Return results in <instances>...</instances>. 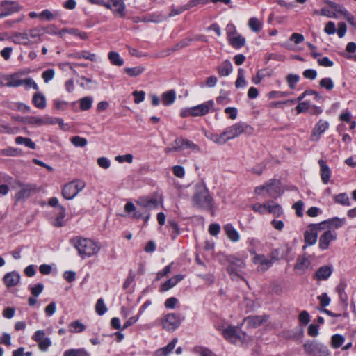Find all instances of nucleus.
Here are the masks:
<instances>
[{"label":"nucleus","instance_id":"nucleus-33","mask_svg":"<svg viewBox=\"0 0 356 356\" xmlns=\"http://www.w3.org/2000/svg\"><path fill=\"white\" fill-rule=\"evenodd\" d=\"M233 70L231 62L228 60L223 61L221 65L218 67V72L220 76H229Z\"/></svg>","mask_w":356,"mask_h":356},{"label":"nucleus","instance_id":"nucleus-25","mask_svg":"<svg viewBox=\"0 0 356 356\" xmlns=\"http://www.w3.org/2000/svg\"><path fill=\"white\" fill-rule=\"evenodd\" d=\"M328 127L329 124L327 122L322 120H319L313 130L312 139L313 140H318L320 138V136L325 131Z\"/></svg>","mask_w":356,"mask_h":356},{"label":"nucleus","instance_id":"nucleus-53","mask_svg":"<svg viewBox=\"0 0 356 356\" xmlns=\"http://www.w3.org/2000/svg\"><path fill=\"white\" fill-rule=\"evenodd\" d=\"M268 202H266L264 204L256 203L252 206V209L255 211L258 212L260 214H264L268 212Z\"/></svg>","mask_w":356,"mask_h":356},{"label":"nucleus","instance_id":"nucleus-42","mask_svg":"<svg viewBox=\"0 0 356 356\" xmlns=\"http://www.w3.org/2000/svg\"><path fill=\"white\" fill-rule=\"evenodd\" d=\"M268 182H272L273 184L270 188L271 191H266V193H268L271 197L280 195L282 191L280 186V182L275 179H271Z\"/></svg>","mask_w":356,"mask_h":356},{"label":"nucleus","instance_id":"nucleus-47","mask_svg":"<svg viewBox=\"0 0 356 356\" xmlns=\"http://www.w3.org/2000/svg\"><path fill=\"white\" fill-rule=\"evenodd\" d=\"M15 143L18 145H24L25 146L32 149H35L36 147L35 143H33L32 140L29 138L18 136L15 138Z\"/></svg>","mask_w":356,"mask_h":356},{"label":"nucleus","instance_id":"nucleus-45","mask_svg":"<svg viewBox=\"0 0 356 356\" xmlns=\"http://www.w3.org/2000/svg\"><path fill=\"white\" fill-rule=\"evenodd\" d=\"M335 203L339 204L343 206H350V200L347 193H341L334 197Z\"/></svg>","mask_w":356,"mask_h":356},{"label":"nucleus","instance_id":"nucleus-57","mask_svg":"<svg viewBox=\"0 0 356 356\" xmlns=\"http://www.w3.org/2000/svg\"><path fill=\"white\" fill-rule=\"evenodd\" d=\"M124 71L130 76H136L143 72L144 67L141 66H137L131 68H125Z\"/></svg>","mask_w":356,"mask_h":356},{"label":"nucleus","instance_id":"nucleus-64","mask_svg":"<svg viewBox=\"0 0 356 356\" xmlns=\"http://www.w3.org/2000/svg\"><path fill=\"white\" fill-rule=\"evenodd\" d=\"M54 76L55 71L53 69H48L44 71L42 74V77L46 83H47L49 81L52 80Z\"/></svg>","mask_w":356,"mask_h":356},{"label":"nucleus","instance_id":"nucleus-55","mask_svg":"<svg viewBox=\"0 0 356 356\" xmlns=\"http://www.w3.org/2000/svg\"><path fill=\"white\" fill-rule=\"evenodd\" d=\"M95 311L99 316H102L107 312V307L102 298L97 300L95 305Z\"/></svg>","mask_w":356,"mask_h":356},{"label":"nucleus","instance_id":"nucleus-24","mask_svg":"<svg viewBox=\"0 0 356 356\" xmlns=\"http://www.w3.org/2000/svg\"><path fill=\"white\" fill-rule=\"evenodd\" d=\"M10 41L15 44L29 46V40L25 31L23 32H13L10 34Z\"/></svg>","mask_w":356,"mask_h":356},{"label":"nucleus","instance_id":"nucleus-35","mask_svg":"<svg viewBox=\"0 0 356 356\" xmlns=\"http://www.w3.org/2000/svg\"><path fill=\"white\" fill-rule=\"evenodd\" d=\"M346 222V219L345 218H330V219H327L323 222H322L321 223H323V227H325V225H327V227L329 228H331V227H334V228H339L341 227H342Z\"/></svg>","mask_w":356,"mask_h":356},{"label":"nucleus","instance_id":"nucleus-34","mask_svg":"<svg viewBox=\"0 0 356 356\" xmlns=\"http://www.w3.org/2000/svg\"><path fill=\"white\" fill-rule=\"evenodd\" d=\"M34 106L40 109H44L47 106V101L44 95L41 92H36L33 97Z\"/></svg>","mask_w":356,"mask_h":356},{"label":"nucleus","instance_id":"nucleus-30","mask_svg":"<svg viewBox=\"0 0 356 356\" xmlns=\"http://www.w3.org/2000/svg\"><path fill=\"white\" fill-rule=\"evenodd\" d=\"M223 336L225 338L232 342H235L236 339H241V336L238 335L237 327L234 326H229L224 330Z\"/></svg>","mask_w":356,"mask_h":356},{"label":"nucleus","instance_id":"nucleus-41","mask_svg":"<svg viewBox=\"0 0 356 356\" xmlns=\"http://www.w3.org/2000/svg\"><path fill=\"white\" fill-rule=\"evenodd\" d=\"M229 44L234 47L236 49H239L243 47L245 44V39L242 35L238 34L234 35L229 40Z\"/></svg>","mask_w":356,"mask_h":356},{"label":"nucleus","instance_id":"nucleus-39","mask_svg":"<svg viewBox=\"0 0 356 356\" xmlns=\"http://www.w3.org/2000/svg\"><path fill=\"white\" fill-rule=\"evenodd\" d=\"M312 56L317 60L318 63L323 67H332L334 65V63L330 60L327 57H322L320 53L312 52L311 53Z\"/></svg>","mask_w":356,"mask_h":356},{"label":"nucleus","instance_id":"nucleus-38","mask_svg":"<svg viewBox=\"0 0 356 356\" xmlns=\"http://www.w3.org/2000/svg\"><path fill=\"white\" fill-rule=\"evenodd\" d=\"M72 56L77 59L85 58L92 62H95L97 60V57L95 54L90 53L88 51H81L74 53L72 55Z\"/></svg>","mask_w":356,"mask_h":356},{"label":"nucleus","instance_id":"nucleus-1","mask_svg":"<svg viewBox=\"0 0 356 356\" xmlns=\"http://www.w3.org/2000/svg\"><path fill=\"white\" fill-rule=\"evenodd\" d=\"M136 207L131 202L124 205V211L133 219L143 218L145 224L150 218L149 211L159 207V202L156 198L143 197L136 201Z\"/></svg>","mask_w":356,"mask_h":356},{"label":"nucleus","instance_id":"nucleus-21","mask_svg":"<svg viewBox=\"0 0 356 356\" xmlns=\"http://www.w3.org/2000/svg\"><path fill=\"white\" fill-rule=\"evenodd\" d=\"M202 131L208 139L216 144L224 145L228 141L225 130L220 134L211 133L205 129H203Z\"/></svg>","mask_w":356,"mask_h":356},{"label":"nucleus","instance_id":"nucleus-37","mask_svg":"<svg viewBox=\"0 0 356 356\" xmlns=\"http://www.w3.org/2000/svg\"><path fill=\"white\" fill-rule=\"evenodd\" d=\"M248 25L253 32L258 33L262 29L263 22L258 18L252 17L249 19Z\"/></svg>","mask_w":356,"mask_h":356},{"label":"nucleus","instance_id":"nucleus-32","mask_svg":"<svg viewBox=\"0 0 356 356\" xmlns=\"http://www.w3.org/2000/svg\"><path fill=\"white\" fill-rule=\"evenodd\" d=\"M184 279V276L182 275H177L173 277L170 278L166 282H165L161 287V290L163 291H168L173 286H175L179 282Z\"/></svg>","mask_w":356,"mask_h":356},{"label":"nucleus","instance_id":"nucleus-40","mask_svg":"<svg viewBox=\"0 0 356 356\" xmlns=\"http://www.w3.org/2000/svg\"><path fill=\"white\" fill-rule=\"evenodd\" d=\"M58 16H60L59 11L55 10L52 12L49 9H45L39 14V17H40L42 19H45L47 21L54 20Z\"/></svg>","mask_w":356,"mask_h":356},{"label":"nucleus","instance_id":"nucleus-29","mask_svg":"<svg viewBox=\"0 0 356 356\" xmlns=\"http://www.w3.org/2000/svg\"><path fill=\"white\" fill-rule=\"evenodd\" d=\"M318 164L321 168V177L323 184H326L329 182L331 171L329 167L323 159L318 161Z\"/></svg>","mask_w":356,"mask_h":356},{"label":"nucleus","instance_id":"nucleus-58","mask_svg":"<svg viewBox=\"0 0 356 356\" xmlns=\"http://www.w3.org/2000/svg\"><path fill=\"white\" fill-rule=\"evenodd\" d=\"M70 141L75 147H83L88 143V141L85 138H82L79 136L71 138Z\"/></svg>","mask_w":356,"mask_h":356},{"label":"nucleus","instance_id":"nucleus-48","mask_svg":"<svg viewBox=\"0 0 356 356\" xmlns=\"http://www.w3.org/2000/svg\"><path fill=\"white\" fill-rule=\"evenodd\" d=\"M345 338L343 336L339 334H334L331 339V346L333 348H338L343 344Z\"/></svg>","mask_w":356,"mask_h":356},{"label":"nucleus","instance_id":"nucleus-9","mask_svg":"<svg viewBox=\"0 0 356 356\" xmlns=\"http://www.w3.org/2000/svg\"><path fill=\"white\" fill-rule=\"evenodd\" d=\"M323 229V223L311 225L308 230L304 234L305 245L303 246L305 249L308 245H314L317 241L318 231Z\"/></svg>","mask_w":356,"mask_h":356},{"label":"nucleus","instance_id":"nucleus-27","mask_svg":"<svg viewBox=\"0 0 356 356\" xmlns=\"http://www.w3.org/2000/svg\"><path fill=\"white\" fill-rule=\"evenodd\" d=\"M224 232L228 238L232 242H238L240 239V234L232 225L228 223L223 227Z\"/></svg>","mask_w":356,"mask_h":356},{"label":"nucleus","instance_id":"nucleus-3","mask_svg":"<svg viewBox=\"0 0 356 356\" xmlns=\"http://www.w3.org/2000/svg\"><path fill=\"white\" fill-rule=\"evenodd\" d=\"M192 202L194 207L202 209H211L212 208L213 199L205 185H197Z\"/></svg>","mask_w":356,"mask_h":356},{"label":"nucleus","instance_id":"nucleus-61","mask_svg":"<svg viewBox=\"0 0 356 356\" xmlns=\"http://www.w3.org/2000/svg\"><path fill=\"white\" fill-rule=\"evenodd\" d=\"M81 79L83 81L80 83V86L83 89L90 90L92 88L88 86L89 83H94L95 86H97V82L96 81L87 78L84 76H82Z\"/></svg>","mask_w":356,"mask_h":356},{"label":"nucleus","instance_id":"nucleus-14","mask_svg":"<svg viewBox=\"0 0 356 356\" xmlns=\"http://www.w3.org/2000/svg\"><path fill=\"white\" fill-rule=\"evenodd\" d=\"M19 120L25 124H31L37 127L54 123L53 120L49 118H40L37 116L22 117Z\"/></svg>","mask_w":356,"mask_h":356},{"label":"nucleus","instance_id":"nucleus-43","mask_svg":"<svg viewBox=\"0 0 356 356\" xmlns=\"http://www.w3.org/2000/svg\"><path fill=\"white\" fill-rule=\"evenodd\" d=\"M63 356H90V353L85 348H72L65 350Z\"/></svg>","mask_w":356,"mask_h":356},{"label":"nucleus","instance_id":"nucleus-36","mask_svg":"<svg viewBox=\"0 0 356 356\" xmlns=\"http://www.w3.org/2000/svg\"><path fill=\"white\" fill-rule=\"evenodd\" d=\"M176 99V92L173 90H168L162 94L161 101L163 105L169 106L172 104Z\"/></svg>","mask_w":356,"mask_h":356},{"label":"nucleus","instance_id":"nucleus-13","mask_svg":"<svg viewBox=\"0 0 356 356\" xmlns=\"http://www.w3.org/2000/svg\"><path fill=\"white\" fill-rule=\"evenodd\" d=\"M269 319V316L266 314L260 316H249L245 317L243 323H246L248 328H257L266 323Z\"/></svg>","mask_w":356,"mask_h":356},{"label":"nucleus","instance_id":"nucleus-18","mask_svg":"<svg viewBox=\"0 0 356 356\" xmlns=\"http://www.w3.org/2000/svg\"><path fill=\"white\" fill-rule=\"evenodd\" d=\"M214 106V102L209 100L203 104L193 106V117L203 116L209 113Z\"/></svg>","mask_w":356,"mask_h":356},{"label":"nucleus","instance_id":"nucleus-22","mask_svg":"<svg viewBox=\"0 0 356 356\" xmlns=\"http://www.w3.org/2000/svg\"><path fill=\"white\" fill-rule=\"evenodd\" d=\"M107 3L111 4V10H113V13L115 15L124 17L125 16V4L124 3V0H108Z\"/></svg>","mask_w":356,"mask_h":356},{"label":"nucleus","instance_id":"nucleus-59","mask_svg":"<svg viewBox=\"0 0 356 356\" xmlns=\"http://www.w3.org/2000/svg\"><path fill=\"white\" fill-rule=\"evenodd\" d=\"M236 88H243L246 85V81L244 77V71L243 69H239L238 72V77L235 83Z\"/></svg>","mask_w":356,"mask_h":356},{"label":"nucleus","instance_id":"nucleus-63","mask_svg":"<svg viewBox=\"0 0 356 356\" xmlns=\"http://www.w3.org/2000/svg\"><path fill=\"white\" fill-rule=\"evenodd\" d=\"M273 184L272 182H266L264 185L256 187L254 193L257 195H262L264 191L266 193V191H271L270 188Z\"/></svg>","mask_w":356,"mask_h":356},{"label":"nucleus","instance_id":"nucleus-15","mask_svg":"<svg viewBox=\"0 0 356 356\" xmlns=\"http://www.w3.org/2000/svg\"><path fill=\"white\" fill-rule=\"evenodd\" d=\"M175 143L177 145V147H174L175 150L190 149L195 153H200L202 152L199 145L188 139H177Z\"/></svg>","mask_w":356,"mask_h":356},{"label":"nucleus","instance_id":"nucleus-10","mask_svg":"<svg viewBox=\"0 0 356 356\" xmlns=\"http://www.w3.org/2000/svg\"><path fill=\"white\" fill-rule=\"evenodd\" d=\"M22 6L15 1L3 0L0 2V10L3 18L22 10Z\"/></svg>","mask_w":356,"mask_h":356},{"label":"nucleus","instance_id":"nucleus-20","mask_svg":"<svg viewBox=\"0 0 356 356\" xmlns=\"http://www.w3.org/2000/svg\"><path fill=\"white\" fill-rule=\"evenodd\" d=\"M42 29H43L42 27L37 26V27L30 29L28 31H26L27 38L29 40V46L34 44H37L38 42H40L42 40Z\"/></svg>","mask_w":356,"mask_h":356},{"label":"nucleus","instance_id":"nucleus-5","mask_svg":"<svg viewBox=\"0 0 356 356\" xmlns=\"http://www.w3.org/2000/svg\"><path fill=\"white\" fill-rule=\"evenodd\" d=\"M305 351L311 356H328L330 350L326 346L316 341H307L303 344Z\"/></svg>","mask_w":356,"mask_h":356},{"label":"nucleus","instance_id":"nucleus-4","mask_svg":"<svg viewBox=\"0 0 356 356\" xmlns=\"http://www.w3.org/2000/svg\"><path fill=\"white\" fill-rule=\"evenodd\" d=\"M253 131L254 129L252 127L243 122L235 123L225 129L228 140L238 137L243 133L252 135Z\"/></svg>","mask_w":356,"mask_h":356},{"label":"nucleus","instance_id":"nucleus-16","mask_svg":"<svg viewBox=\"0 0 356 356\" xmlns=\"http://www.w3.org/2000/svg\"><path fill=\"white\" fill-rule=\"evenodd\" d=\"M337 239V233L331 230L325 231L319 238V248L325 250L329 248L330 243Z\"/></svg>","mask_w":356,"mask_h":356},{"label":"nucleus","instance_id":"nucleus-31","mask_svg":"<svg viewBox=\"0 0 356 356\" xmlns=\"http://www.w3.org/2000/svg\"><path fill=\"white\" fill-rule=\"evenodd\" d=\"M177 342V339H173V340L170 343H169L166 346L157 350L154 353V356H168L174 350Z\"/></svg>","mask_w":356,"mask_h":356},{"label":"nucleus","instance_id":"nucleus-44","mask_svg":"<svg viewBox=\"0 0 356 356\" xmlns=\"http://www.w3.org/2000/svg\"><path fill=\"white\" fill-rule=\"evenodd\" d=\"M108 58L113 65L120 67L124 64V60L121 58L120 54L115 51H110L108 54Z\"/></svg>","mask_w":356,"mask_h":356},{"label":"nucleus","instance_id":"nucleus-28","mask_svg":"<svg viewBox=\"0 0 356 356\" xmlns=\"http://www.w3.org/2000/svg\"><path fill=\"white\" fill-rule=\"evenodd\" d=\"M20 280V275L16 272L6 273L3 277V282L8 287L17 285Z\"/></svg>","mask_w":356,"mask_h":356},{"label":"nucleus","instance_id":"nucleus-56","mask_svg":"<svg viewBox=\"0 0 356 356\" xmlns=\"http://www.w3.org/2000/svg\"><path fill=\"white\" fill-rule=\"evenodd\" d=\"M319 86L330 91L334 88V84L331 78H323L319 81Z\"/></svg>","mask_w":356,"mask_h":356},{"label":"nucleus","instance_id":"nucleus-2","mask_svg":"<svg viewBox=\"0 0 356 356\" xmlns=\"http://www.w3.org/2000/svg\"><path fill=\"white\" fill-rule=\"evenodd\" d=\"M72 243L82 259L97 254L101 248L98 243L86 238L77 237L73 238Z\"/></svg>","mask_w":356,"mask_h":356},{"label":"nucleus","instance_id":"nucleus-49","mask_svg":"<svg viewBox=\"0 0 356 356\" xmlns=\"http://www.w3.org/2000/svg\"><path fill=\"white\" fill-rule=\"evenodd\" d=\"M58 216L54 222L56 227H61L63 225V219L65 216V209L63 206H58Z\"/></svg>","mask_w":356,"mask_h":356},{"label":"nucleus","instance_id":"nucleus-11","mask_svg":"<svg viewBox=\"0 0 356 356\" xmlns=\"http://www.w3.org/2000/svg\"><path fill=\"white\" fill-rule=\"evenodd\" d=\"M181 321L180 315L170 313L163 318L162 325L168 331H174L180 325Z\"/></svg>","mask_w":356,"mask_h":356},{"label":"nucleus","instance_id":"nucleus-51","mask_svg":"<svg viewBox=\"0 0 356 356\" xmlns=\"http://www.w3.org/2000/svg\"><path fill=\"white\" fill-rule=\"evenodd\" d=\"M93 99L92 97H85L80 99V108L82 111L89 110L92 104Z\"/></svg>","mask_w":356,"mask_h":356},{"label":"nucleus","instance_id":"nucleus-46","mask_svg":"<svg viewBox=\"0 0 356 356\" xmlns=\"http://www.w3.org/2000/svg\"><path fill=\"white\" fill-rule=\"evenodd\" d=\"M268 212L273 214L275 216H280L283 213L281 206L278 204H276L275 202H274L273 201L268 202Z\"/></svg>","mask_w":356,"mask_h":356},{"label":"nucleus","instance_id":"nucleus-8","mask_svg":"<svg viewBox=\"0 0 356 356\" xmlns=\"http://www.w3.org/2000/svg\"><path fill=\"white\" fill-rule=\"evenodd\" d=\"M275 259L273 256L267 257L264 254H254L252 261L258 272L264 273L272 266Z\"/></svg>","mask_w":356,"mask_h":356},{"label":"nucleus","instance_id":"nucleus-50","mask_svg":"<svg viewBox=\"0 0 356 356\" xmlns=\"http://www.w3.org/2000/svg\"><path fill=\"white\" fill-rule=\"evenodd\" d=\"M69 327L70 331L73 333L81 332L86 329V326L79 321L72 322Z\"/></svg>","mask_w":356,"mask_h":356},{"label":"nucleus","instance_id":"nucleus-19","mask_svg":"<svg viewBox=\"0 0 356 356\" xmlns=\"http://www.w3.org/2000/svg\"><path fill=\"white\" fill-rule=\"evenodd\" d=\"M23 79H19L17 74L5 76L0 81V86L3 87L16 88L23 85Z\"/></svg>","mask_w":356,"mask_h":356},{"label":"nucleus","instance_id":"nucleus-12","mask_svg":"<svg viewBox=\"0 0 356 356\" xmlns=\"http://www.w3.org/2000/svg\"><path fill=\"white\" fill-rule=\"evenodd\" d=\"M32 339L38 343L39 348L42 351H46L51 346L50 338L47 337L45 332L42 330H37Z\"/></svg>","mask_w":356,"mask_h":356},{"label":"nucleus","instance_id":"nucleus-62","mask_svg":"<svg viewBox=\"0 0 356 356\" xmlns=\"http://www.w3.org/2000/svg\"><path fill=\"white\" fill-rule=\"evenodd\" d=\"M67 33L79 37L82 40L88 39V35L86 33L76 29H67Z\"/></svg>","mask_w":356,"mask_h":356},{"label":"nucleus","instance_id":"nucleus-26","mask_svg":"<svg viewBox=\"0 0 356 356\" xmlns=\"http://www.w3.org/2000/svg\"><path fill=\"white\" fill-rule=\"evenodd\" d=\"M332 273V268L329 266H323L320 267L315 274L314 279L317 280H325L330 277Z\"/></svg>","mask_w":356,"mask_h":356},{"label":"nucleus","instance_id":"nucleus-17","mask_svg":"<svg viewBox=\"0 0 356 356\" xmlns=\"http://www.w3.org/2000/svg\"><path fill=\"white\" fill-rule=\"evenodd\" d=\"M312 263L305 255H299L297 257L294 265V270L299 274L304 273L307 270L311 268Z\"/></svg>","mask_w":356,"mask_h":356},{"label":"nucleus","instance_id":"nucleus-6","mask_svg":"<svg viewBox=\"0 0 356 356\" xmlns=\"http://www.w3.org/2000/svg\"><path fill=\"white\" fill-rule=\"evenodd\" d=\"M229 265L227 268V273L234 280L241 277V273L245 266V263L243 259L229 256L227 258Z\"/></svg>","mask_w":356,"mask_h":356},{"label":"nucleus","instance_id":"nucleus-60","mask_svg":"<svg viewBox=\"0 0 356 356\" xmlns=\"http://www.w3.org/2000/svg\"><path fill=\"white\" fill-rule=\"evenodd\" d=\"M300 76L297 74H290L286 76V82L291 89H293L299 81Z\"/></svg>","mask_w":356,"mask_h":356},{"label":"nucleus","instance_id":"nucleus-23","mask_svg":"<svg viewBox=\"0 0 356 356\" xmlns=\"http://www.w3.org/2000/svg\"><path fill=\"white\" fill-rule=\"evenodd\" d=\"M19 185L22 188L15 195L17 201L29 198L35 189V186L31 184H22L19 183Z\"/></svg>","mask_w":356,"mask_h":356},{"label":"nucleus","instance_id":"nucleus-54","mask_svg":"<svg viewBox=\"0 0 356 356\" xmlns=\"http://www.w3.org/2000/svg\"><path fill=\"white\" fill-rule=\"evenodd\" d=\"M346 285L344 284H340L337 287V291L339 293L341 301L346 305H348V296L345 292Z\"/></svg>","mask_w":356,"mask_h":356},{"label":"nucleus","instance_id":"nucleus-7","mask_svg":"<svg viewBox=\"0 0 356 356\" xmlns=\"http://www.w3.org/2000/svg\"><path fill=\"white\" fill-rule=\"evenodd\" d=\"M86 186V183L81 180H75L65 184L62 190V195L66 200H72Z\"/></svg>","mask_w":356,"mask_h":356},{"label":"nucleus","instance_id":"nucleus-52","mask_svg":"<svg viewBox=\"0 0 356 356\" xmlns=\"http://www.w3.org/2000/svg\"><path fill=\"white\" fill-rule=\"evenodd\" d=\"M329 5L332 7L336 11L341 13V14L347 16V19L348 21L353 20V17L350 15V13L346 10L343 9L341 6L336 4L334 2L329 1Z\"/></svg>","mask_w":356,"mask_h":356}]
</instances>
